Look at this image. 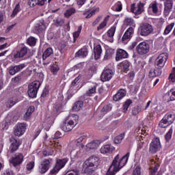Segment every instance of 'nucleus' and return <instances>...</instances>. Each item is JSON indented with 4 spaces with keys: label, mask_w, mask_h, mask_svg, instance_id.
Instances as JSON below:
<instances>
[{
    "label": "nucleus",
    "mask_w": 175,
    "mask_h": 175,
    "mask_svg": "<svg viewBox=\"0 0 175 175\" xmlns=\"http://www.w3.org/2000/svg\"><path fill=\"white\" fill-rule=\"evenodd\" d=\"M129 155H131V153L129 152L120 159V154H118L113 160L106 175H116L117 172H120V170L122 169V167L126 165V162H128V159H129Z\"/></svg>",
    "instance_id": "obj_1"
},
{
    "label": "nucleus",
    "mask_w": 175,
    "mask_h": 175,
    "mask_svg": "<svg viewBox=\"0 0 175 175\" xmlns=\"http://www.w3.org/2000/svg\"><path fill=\"white\" fill-rule=\"evenodd\" d=\"M79 122V116L75 114L69 115L65 120V121L61 125V129L64 132H70L72 129L77 125Z\"/></svg>",
    "instance_id": "obj_2"
},
{
    "label": "nucleus",
    "mask_w": 175,
    "mask_h": 175,
    "mask_svg": "<svg viewBox=\"0 0 175 175\" xmlns=\"http://www.w3.org/2000/svg\"><path fill=\"white\" fill-rule=\"evenodd\" d=\"M175 120V115L172 113H167L162 118V120L159 123V126L160 128H167L169 125L173 124Z\"/></svg>",
    "instance_id": "obj_3"
},
{
    "label": "nucleus",
    "mask_w": 175,
    "mask_h": 175,
    "mask_svg": "<svg viewBox=\"0 0 175 175\" xmlns=\"http://www.w3.org/2000/svg\"><path fill=\"white\" fill-rule=\"evenodd\" d=\"M40 87V82L39 81H36L31 83L28 85V96L29 98H36V95H38V90Z\"/></svg>",
    "instance_id": "obj_4"
},
{
    "label": "nucleus",
    "mask_w": 175,
    "mask_h": 175,
    "mask_svg": "<svg viewBox=\"0 0 175 175\" xmlns=\"http://www.w3.org/2000/svg\"><path fill=\"white\" fill-rule=\"evenodd\" d=\"M167 58H169V55L167 53H163L160 54L154 62L155 68H159L160 69H162V68L165 66V64H166Z\"/></svg>",
    "instance_id": "obj_5"
},
{
    "label": "nucleus",
    "mask_w": 175,
    "mask_h": 175,
    "mask_svg": "<svg viewBox=\"0 0 175 175\" xmlns=\"http://www.w3.org/2000/svg\"><path fill=\"white\" fill-rule=\"evenodd\" d=\"M139 31L141 36H148L154 32V28L149 23H144L139 27Z\"/></svg>",
    "instance_id": "obj_6"
},
{
    "label": "nucleus",
    "mask_w": 175,
    "mask_h": 175,
    "mask_svg": "<svg viewBox=\"0 0 175 175\" xmlns=\"http://www.w3.org/2000/svg\"><path fill=\"white\" fill-rule=\"evenodd\" d=\"M159 150H161V141L158 137L154 138L150 144L149 152L150 154H155Z\"/></svg>",
    "instance_id": "obj_7"
},
{
    "label": "nucleus",
    "mask_w": 175,
    "mask_h": 175,
    "mask_svg": "<svg viewBox=\"0 0 175 175\" xmlns=\"http://www.w3.org/2000/svg\"><path fill=\"white\" fill-rule=\"evenodd\" d=\"M136 49L137 54L144 55V54H147L150 51V44L146 42H142L137 46Z\"/></svg>",
    "instance_id": "obj_8"
},
{
    "label": "nucleus",
    "mask_w": 175,
    "mask_h": 175,
    "mask_svg": "<svg viewBox=\"0 0 175 175\" xmlns=\"http://www.w3.org/2000/svg\"><path fill=\"white\" fill-rule=\"evenodd\" d=\"M68 161V158L57 159L55 166L52 170H51V174H55V173H58V172H59V170L66 165Z\"/></svg>",
    "instance_id": "obj_9"
},
{
    "label": "nucleus",
    "mask_w": 175,
    "mask_h": 175,
    "mask_svg": "<svg viewBox=\"0 0 175 175\" xmlns=\"http://www.w3.org/2000/svg\"><path fill=\"white\" fill-rule=\"evenodd\" d=\"M23 161H24V156L23 154L17 153L12 157L10 162L14 166V167H16V166H20V165L23 163Z\"/></svg>",
    "instance_id": "obj_10"
},
{
    "label": "nucleus",
    "mask_w": 175,
    "mask_h": 175,
    "mask_svg": "<svg viewBox=\"0 0 175 175\" xmlns=\"http://www.w3.org/2000/svg\"><path fill=\"white\" fill-rule=\"evenodd\" d=\"M113 70L110 68L105 69L101 74V81L105 83V81H110L113 78Z\"/></svg>",
    "instance_id": "obj_11"
},
{
    "label": "nucleus",
    "mask_w": 175,
    "mask_h": 175,
    "mask_svg": "<svg viewBox=\"0 0 175 175\" xmlns=\"http://www.w3.org/2000/svg\"><path fill=\"white\" fill-rule=\"evenodd\" d=\"M25 131H27V125L24 123H21L16 126L14 134L15 136L20 137V136H23L25 133Z\"/></svg>",
    "instance_id": "obj_12"
},
{
    "label": "nucleus",
    "mask_w": 175,
    "mask_h": 175,
    "mask_svg": "<svg viewBox=\"0 0 175 175\" xmlns=\"http://www.w3.org/2000/svg\"><path fill=\"white\" fill-rule=\"evenodd\" d=\"M173 10V0H166L164 1L163 15L167 17L170 12Z\"/></svg>",
    "instance_id": "obj_13"
},
{
    "label": "nucleus",
    "mask_w": 175,
    "mask_h": 175,
    "mask_svg": "<svg viewBox=\"0 0 175 175\" xmlns=\"http://www.w3.org/2000/svg\"><path fill=\"white\" fill-rule=\"evenodd\" d=\"M10 142L11 144L10 146V152H14L18 150V147H20L21 143H20V139H16L14 137H11L10 138Z\"/></svg>",
    "instance_id": "obj_14"
},
{
    "label": "nucleus",
    "mask_w": 175,
    "mask_h": 175,
    "mask_svg": "<svg viewBox=\"0 0 175 175\" xmlns=\"http://www.w3.org/2000/svg\"><path fill=\"white\" fill-rule=\"evenodd\" d=\"M131 12L136 15L142 14V13L144 12V4L143 3H139L137 5V7L135 6V4H131Z\"/></svg>",
    "instance_id": "obj_15"
},
{
    "label": "nucleus",
    "mask_w": 175,
    "mask_h": 175,
    "mask_svg": "<svg viewBox=\"0 0 175 175\" xmlns=\"http://www.w3.org/2000/svg\"><path fill=\"white\" fill-rule=\"evenodd\" d=\"M25 68V64H21L17 66H11L9 68V73L11 76H14L16 73H18V72H21Z\"/></svg>",
    "instance_id": "obj_16"
},
{
    "label": "nucleus",
    "mask_w": 175,
    "mask_h": 175,
    "mask_svg": "<svg viewBox=\"0 0 175 175\" xmlns=\"http://www.w3.org/2000/svg\"><path fill=\"white\" fill-rule=\"evenodd\" d=\"M50 169V160L44 159L39 166L38 170L42 174H44Z\"/></svg>",
    "instance_id": "obj_17"
},
{
    "label": "nucleus",
    "mask_w": 175,
    "mask_h": 175,
    "mask_svg": "<svg viewBox=\"0 0 175 175\" xmlns=\"http://www.w3.org/2000/svg\"><path fill=\"white\" fill-rule=\"evenodd\" d=\"M88 165H90V166H93L94 169H98V166H99V157L96 156H92L86 161Z\"/></svg>",
    "instance_id": "obj_18"
},
{
    "label": "nucleus",
    "mask_w": 175,
    "mask_h": 175,
    "mask_svg": "<svg viewBox=\"0 0 175 175\" xmlns=\"http://www.w3.org/2000/svg\"><path fill=\"white\" fill-rule=\"evenodd\" d=\"M46 29V25H44V21L41 19L38 23L36 24L34 27V31L36 32L40 33V32H43Z\"/></svg>",
    "instance_id": "obj_19"
},
{
    "label": "nucleus",
    "mask_w": 175,
    "mask_h": 175,
    "mask_svg": "<svg viewBox=\"0 0 175 175\" xmlns=\"http://www.w3.org/2000/svg\"><path fill=\"white\" fill-rule=\"evenodd\" d=\"M135 32V29L133 27H129L124 33L122 40V42H125V40H129L132 38V36L133 35Z\"/></svg>",
    "instance_id": "obj_20"
},
{
    "label": "nucleus",
    "mask_w": 175,
    "mask_h": 175,
    "mask_svg": "<svg viewBox=\"0 0 175 175\" xmlns=\"http://www.w3.org/2000/svg\"><path fill=\"white\" fill-rule=\"evenodd\" d=\"M128 57V53L124 49H118L116 52V61H120Z\"/></svg>",
    "instance_id": "obj_21"
},
{
    "label": "nucleus",
    "mask_w": 175,
    "mask_h": 175,
    "mask_svg": "<svg viewBox=\"0 0 175 175\" xmlns=\"http://www.w3.org/2000/svg\"><path fill=\"white\" fill-rule=\"evenodd\" d=\"M102 54V46L100 44H98L94 48L93 55L94 59H99Z\"/></svg>",
    "instance_id": "obj_22"
},
{
    "label": "nucleus",
    "mask_w": 175,
    "mask_h": 175,
    "mask_svg": "<svg viewBox=\"0 0 175 175\" xmlns=\"http://www.w3.org/2000/svg\"><path fill=\"white\" fill-rule=\"evenodd\" d=\"M125 95H126V91L124 89H120L118 92L113 96V100L118 102V100H121Z\"/></svg>",
    "instance_id": "obj_23"
},
{
    "label": "nucleus",
    "mask_w": 175,
    "mask_h": 175,
    "mask_svg": "<svg viewBox=\"0 0 175 175\" xmlns=\"http://www.w3.org/2000/svg\"><path fill=\"white\" fill-rule=\"evenodd\" d=\"M168 97H170V98L167 99V102H170V100H175V89H171L167 93L164 95L163 98L166 100V98Z\"/></svg>",
    "instance_id": "obj_24"
},
{
    "label": "nucleus",
    "mask_w": 175,
    "mask_h": 175,
    "mask_svg": "<svg viewBox=\"0 0 175 175\" xmlns=\"http://www.w3.org/2000/svg\"><path fill=\"white\" fill-rule=\"evenodd\" d=\"M95 170H96L95 167L88 165V163H87V161H85V163H83L84 173L90 174V173H92V172H95Z\"/></svg>",
    "instance_id": "obj_25"
},
{
    "label": "nucleus",
    "mask_w": 175,
    "mask_h": 175,
    "mask_svg": "<svg viewBox=\"0 0 175 175\" xmlns=\"http://www.w3.org/2000/svg\"><path fill=\"white\" fill-rule=\"evenodd\" d=\"M28 53V49L27 47L22 48L19 51L14 55V58H23L25 55H27Z\"/></svg>",
    "instance_id": "obj_26"
},
{
    "label": "nucleus",
    "mask_w": 175,
    "mask_h": 175,
    "mask_svg": "<svg viewBox=\"0 0 175 175\" xmlns=\"http://www.w3.org/2000/svg\"><path fill=\"white\" fill-rule=\"evenodd\" d=\"M88 55V51L87 49H81L76 53L75 57H81V58H85Z\"/></svg>",
    "instance_id": "obj_27"
},
{
    "label": "nucleus",
    "mask_w": 175,
    "mask_h": 175,
    "mask_svg": "<svg viewBox=\"0 0 175 175\" xmlns=\"http://www.w3.org/2000/svg\"><path fill=\"white\" fill-rule=\"evenodd\" d=\"M99 144H100V142H99V140H94L88 144L86 147L87 148H89V150H94V148H98V147H99Z\"/></svg>",
    "instance_id": "obj_28"
},
{
    "label": "nucleus",
    "mask_w": 175,
    "mask_h": 175,
    "mask_svg": "<svg viewBox=\"0 0 175 175\" xmlns=\"http://www.w3.org/2000/svg\"><path fill=\"white\" fill-rule=\"evenodd\" d=\"M36 5L43 6V5H44V1L40 0H29V5L30 8H33L36 6Z\"/></svg>",
    "instance_id": "obj_29"
},
{
    "label": "nucleus",
    "mask_w": 175,
    "mask_h": 175,
    "mask_svg": "<svg viewBox=\"0 0 175 175\" xmlns=\"http://www.w3.org/2000/svg\"><path fill=\"white\" fill-rule=\"evenodd\" d=\"M33 111H35V107L34 106L29 107L27 109V112L24 115V120H25V121H28V120H29V117H31V114H32Z\"/></svg>",
    "instance_id": "obj_30"
},
{
    "label": "nucleus",
    "mask_w": 175,
    "mask_h": 175,
    "mask_svg": "<svg viewBox=\"0 0 175 175\" xmlns=\"http://www.w3.org/2000/svg\"><path fill=\"white\" fill-rule=\"evenodd\" d=\"M115 51L113 49H107L105 51V55L104 56V59L107 61V59H110L113 55H114Z\"/></svg>",
    "instance_id": "obj_31"
},
{
    "label": "nucleus",
    "mask_w": 175,
    "mask_h": 175,
    "mask_svg": "<svg viewBox=\"0 0 175 175\" xmlns=\"http://www.w3.org/2000/svg\"><path fill=\"white\" fill-rule=\"evenodd\" d=\"M100 151L101 154H109L113 152V148L110 147V145H105L101 147Z\"/></svg>",
    "instance_id": "obj_32"
},
{
    "label": "nucleus",
    "mask_w": 175,
    "mask_h": 175,
    "mask_svg": "<svg viewBox=\"0 0 175 175\" xmlns=\"http://www.w3.org/2000/svg\"><path fill=\"white\" fill-rule=\"evenodd\" d=\"M83 105H84V103L83 101L81 100L77 101L72 107L73 111H79V110H80Z\"/></svg>",
    "instance_id": "obj_33"
},
{
    "label": "nucleus",
    "mask_w": 175,
    "mask_h": 175,
    "mask_svg": "<svg viewBox=\"0 0 175 175\" xmlns=\"http://www.w3.org/2000/svg\"><path fill=\"white\" fill-rule=\"evenodd\" d=\"M51 54H53V49L50 47L46 49L42 55L43 61H45V59H47V58H49V57H50Z\"/></svg>",
    "instance_id": "obj_34"
},
{
    "label": "nucleus",
    "mask_w": 175,
    "mask_h": 175,
    "mask_svg": "<svg viewBox=\"0 0 175 175\" xmlns=\"http://www.w3.org/2000/svg\"><path fill=\"white\" fill-rule=\"evenodd\" d=\"M17 103V98L16 97H12L9 98L8 103H7V107H9L10 109L11 107H13L14 105Z\"/></svg>",
    "instance_id": "obj_35"
},
{
    "label": "nucleus",
    "mask_w": 175,
    "mask_h": 175,
    "mask_svg": "<svg viewBox=\"0 0 175 175\" xmlns=\"http://www.w3.org/2000/svg\"><path fill=\"white\" fill-rule=\"evenodd\" d=\"M125 137V133H121L120 135L117 136L114 140L113 142L115 144H120L122 142V139Z\"/></svg>",
    "instance_id": "obj_36"
},
{
    "label": "nucleus",
    "mask_w": 175,
    "mask_h": 175,
    "mask_svg": "<svg viewBox=\"0 0 175 175\" xmlns=\"http://www.w3.org/2000/svg\"><path fill=\"white\" fill-rule=\"evenodd\" d=\"M109 16L105 18L104 21L100 24V25L97 27V31H100V29H103L107 25V21H109Z\"/></svg>",
    "instance_id": "obj_37"
},
{
    "label": "nucleus",
    "mask_w": 175,
    "mask_h": 175,
    "mask_svg": "<svg viewBox=\"0 0 175 175\" xmlns=\"http://www.w3.org/2000/svg\"><path fill=\"white\" fill-rule=\"evenodd\" d=\"M21 11V8L20 7V3L16 5L12 14L11 17H16V14L18 13V12Z\"/></svg>",
    "instance_id": "obj_38"
},
{
    "label": "nucleus",
    "mask_w": 175,
    "mask_h": 175,
    "mask_svg": "<svg viewBox=\"0 0 175 175\" xmlns=\"http://www.w3.org/2000/svg\"><path fill=\"white\" fill-rule=\"evenodd\" d=\"M174 25V23H172L170 25H167L165 29L163 35H169V33H170V31L173 29Z\"/></svg>",
    "instance_id": "obj_39"
},
{
    "label": "nucleus",
    "mask_w": 175,
    "mask_h": 175,
    "mask_svg": "<svg viewBox=\"0 0 175 175\" xmlns=\"http://www.w3.org/2000/svg\"><path fill=\"white\" fill-rule=\"evenodd\" d=\"M132 100L129 99L127 100L124 104L123 105V113H126L128 111V109H129V106L132 105Z\"/></svg>",
    "instance_id": "obj_40"
},
{
    "label": "nucleus",
    "mask_w": 175,
    "mask_h": 175,
    "mask_svg": "<svg viewBox=\"0 0 175 175\" xmlns=\"http://www.w3.org/2000/svg\"><path fill=\"white\" fill-rule=\"evenodd\" d=\"M96 92V86L94 85L90 88L85 93L86 96H92Z\"/></svg>",
    "instance_id": "obj_41"
},
{
    "label": "nucleus",
    "mask_w": 175,
    "mask_h": 175,
    "mask_svg": "<svg viewBox=\"0 0 175 175\" xmlns=\"http://www.w3.org/2000/svg\"><path fill=\"white\" fill-rule=\"evenodd\" d=\"M122 65L124 72H128V70H129V66H131V62H129L128 60L124 61L122 63Z\"/></svg>",
    "instance_id": "obj_42"
},
{
    "label": "nucleus",
    "mask_w": 175,
    "mask_h": 175,
    "mask_svg": "<svg viewBox=\"0 0 175 175\" xmlns=\"http://www.w3.org/2000/svg\"><path fill=\"white\" fill-rule=\"evenodd\" d=\"M172 135H173V127H171L165 135V139L166 142H169V140L172 139Z\"/></svg>",
    "instance_id": "obj_43"
},
{
    "label": "nucleus",
    "mask_w": 175,
    "mask_h": 175,
    "mask_svg": "<svg viewBox=\"0 0 175 175\" xmlns=\"http://www.w3.org/2000/svg\"><path fill=\"white\" fill-rule=\"evenodd\" d=\"M82 28L83 27L81 26H79L78 30L73 33L74 42H76V40H77V38L80 36Z\"/></svg>",
    "instance_id": "obj_44"
},
{
    "label": "nucleus",
    "mask_w": 175,
    "mask_h": 175,
    "mask_svg": "<svg viewBox=\"0 0 175 175\" xmlns=\"http://www.w3.org/2000/svg\"><path fill=\"white\" fill-rule=\"evenodd\" d=\"M107 36L109 38H113L114 33H116V26H112L107 31Z\"/></svg>",
    "instance_id": "obj_45"
},
{
    "label": "nucleus",
    "mask_w": 175,
    "mask_h": 175,
    "mask_svg": "<svg viewBox=\"0 0 175 175\" xmlns=\"http://www.w3.org/2000/svg\"><path fill=\"white\" fill-rule=\"evenodd\" d=\"M76 13V10L73 8H71L66 10V13L64 14L66 17H70L72 14Z\"/></svg>",
    "instance_id": "obj_46"
},
{
    "label": "nucleus",
    "mask_w": 175,
    "mask_h": 175,
    "mask_svg": "<svg viewBox=\"0 0 175 175\" xmlns=\"http://www.w3.org/2000/svg\"><path fill=\"white\" fill-rule=\"evenodd\" d=\"M140 111H142V108L139 106H135L132 110V114L133 116H137V114H139Z\"/></svg>",
    "instance_id": "obj_47"
},
{
    "label": "nucleus",
    "mask_w": 175,
    "mask_h": 175,
    "mask_svg": "<svg viewBox=\"0 0 175 175\" xmlns=\"http://www.w3.org/2000/svg\"><path fill=\"white\" fill-rule=\"evenodd\" d=\"M95 12H99V8L91 10L89 11V14L86 16V18H91L94 14H95Z\"/></svg>",
    "instance_id": "obj_48"
},
{
    "label": "nucleus",
    "mask_w": 175,
    "mask_h": 175,
    "mask_svg": "<svg viewBox=\"0 0 175 175\" xmlns=\"http://www.w3.org/2000/svg\"><path fill=\"white\" fill-rule=\"evenodd\" d=\"M113 9H115L116 12H121L122 10V4L121 3V1H118L116 5L113 7Z\"/></svg>",
    "instance_id": "obj_49"
},
{
    "label": "nucleus",
    "mask_w": 175,
    "mask_h": 175,
    "mask_svg": "<svg viewBox=\"0 0 175 175\" xmlns=\"http://www.w3.org/2000/svg\"><path fill=\"white\" fill-rule=\"evenodd\" d=\"M27 42L29 46H35V44H36V39L33 37L29 38Z\"/></svg>",
    "instance_id": "obj_50"
},
{
    "label": "nucleus",
    "mask_w": 175,
    "mask_h": 175,
    "mask_svg": "<svg viewBox=\"0 0 175 175\" xmlns=\"http://www.w3.org/2000/svg\"><path fill=\"white\" fill-rule=\"evenodd\" d=\"M64 19L57 18L55 21V24L56 27H62L64 25Z\"/></svg>",
    "instance_id": "obj_51"
},
{
    "label": "nucleus",
    "mask_w": 175,
    "mask_h": 175,
    "mask_svg": "<svg viewBox=\"0 0 175 175\" xmlns=\"http://www.w3.org/2000/svg\"><path fill=\"white\" fill-rule=\"evenodd\" d=\"M87 134H82L78 139L76 140V143H81L83 140H85L87 139Z\"/></svg>",
    "instance_id": "obj_52"
},
{
    "label": "nucleus",
    "mask_w": 175,
    "mask_h": 175,
    "mask_svg": "<svg viewBox=\"0 0 175 175\" xmlns=\"http://www.w3.org/2000/svg\"><path fill=\"white\" fill-rule=\"evenodd\" d=\"M124 25H133V19L131 18H126L124 19Z\"/></svg>",
    "instance_id": "obj_53"
},
{
    "label": "nucleus",
    "mask_w": 175,
    "mask_h": 175,
    "mask_svg": "<svg viewBox=\"0 0 175 175\" xmlns=\"http://www.w3.org/2000/svg\"><path fill=\"white\" fill-rule=\"evenodd\" d=\"M150 8H152L153 13H158V5L157 4V2L152 3L151 5H150Z\"/></svg>",
    "instance_id": "obj_54"
},
{
    "label": "nucleus",
    "mask_w": 175,
    "mask_h": 175,
    "mask_svg": "<svg viewBox=\"0 0 175 175\" xmlns=\"http://www.w3.org/2000/svg\"><path fill=\"white\" fill-rule=\"evenodd\" d=\"M140 166H137L133 170V175H142Z\"/></svg>",
    "instance_id": "obj_55"
},
{
    "label": "nucleus",
    "mask_w": 175,
    "mask_h": 175,
    "mask_svg": "<svg viewBox=\"0 0 175 175\" xmlns=\"http://www.w3.org/2000/svg\"><path fill=\"white\" fill-rule=\"evenodd\" d=\"M152 71L154 72L156 76H161V75H162V70L160 68L155 67V69L152 70Z\"/></svg>",
    "instance_id": "obj_56"
},
{
    "label": "nucleus",
    "mask_w": 175,
    "mask_h": 175,
    "mask_svg": "<svg viewBox=\"0 0 175 175\" xmlns=\"http://www.w3.org/2000/svg\"><path fill=\"white\" fill-rule=\"evenodd\" d=\"M51 70L53 75H57V72L59 70V67L57 66H53L51 67Z\"/></svg>",
    "instance_id": "obj_57"
},
{
    "label": "nucleus",
    "mask_w": 175,
    "mask_h": 175,
    "mask_svg": "<svg viewBox=\"0 0 175 175\" xmlns=\"http://www.w3.org/2000/svg\"><path fill=\"white\" fill-rule=\"evenodd\" d=\"M35 166V162L31 161L27 165V170H32Z\"/></svg>",
    "instance_id": "obj_58"
},
{
    "label": "nucleus",
    "mask_w": 175,
    "mask_h": 175,
    "mask_svg": "<svg viewBox=\"0 0 175 175\" xmlns=\"http://www.w3.org/2000/svg\"><path fill=\"white\" fill-rule=\"evenodd\" d=\"M48 95H49V89H47V88H45L42 91V93L41 94V98H46V96H47Z\"/></svg>",
    "instance_id": "obj_59"
},
{
    "label": "nucleus",
    "mask_w": 175,
    "mask_h": 175,
    "mask_svg": "<svg viewBox=\"0 0 175 175\" xmlns=\"http://www.w3.org/2000/svg\"><path fill=\"white\" fill-rule=\"evenodd\" d=\"M80 79H81V77L80 75H79L78 77H77L75 78V79L72 82V85L73 87H75L76 85V84H77V83L79 82V80H80Z\"/></svg>",
    "instance_id": "obj_60"
},
{
    "label": "nucleus",
    "mask_w": 175,
    "mask_h": 175,
    "mask_svg": "<svg viewBox=\"0 0 175 175\" xmlns=\"http://www.w3.org/2000/svg\"><path fill=\"white\" fill-rule=\"evenodd\" d=\"M52 145L53 146V147H55V148H57V150H59V148H61V144H59V142L54 141Z\"/></svg>",
    "instance_id": "obj_61"
},
{
    "label": "nucleus",
    "mask_w": 175,
    "mask_h": 175,
    "mask_svg": "<svg viewBox=\"0 0 175 175\" xmlns=\"http://www.w3.org/2000/svg\"><path fill=\"white\" fill-rule=\"evenodd\" d=\"M65 47H66V44L65 43H61L59 45V50L60 51L61 53H64V50L65 49Z\"/></svg>",
    "instance_id": "obj_62"
},
{
    "label": "nucleus",
    "mask_w": 175,
    "mask_h": 175,
    "mask_svg": "<svg viewBox=\"0 0 175 175\" xmlns=\"http://www.w3.org/2000/svg\"><path fill=\"white\" fill-rule=\"evenodd\" d=\"M21 75H19L16 77H15L12 80L14 83H18V81H21Z\"/></svg>",
    "instance_id": "obj_63"
},
{
    "label": "nucleus",
    "mask_w": 175,
    "mask_h": 175,
    "mask_svg": "<svg viewBox=\"0 0 175 175\" xmlns=\"http://www.w3.org/2000/svg\"><path fill=\"white\" fill-rule=\"evenodd\" d=\"M157 172H158V167L155 166L150 170V174L155 175V173H157Z\"/></svg>",
    "instance_id": "obj_64"
}]
</instances>
